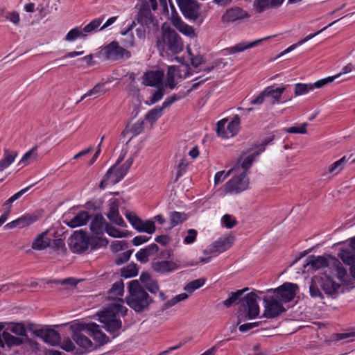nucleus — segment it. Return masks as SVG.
<instances>
[{"instance_id": "nucleus-9", "label": "nucleus", "mask_w": 355, "mask_h": 355, "mask_svg": "<svg viewBox=\"0 0 355 355\" xmlns=\"http://www.w3.org/2000/svg\"><path fill=\"white\" fill-rule=\"evenodd\" d=\"M263 301L264 302V311L262 317L268 319L275 318L286 311L282 302H279L274 297H264Z\"/></svg>"}, {"instance_id": "nucleus-38", "label": "nucleus", "mask_w": 355, "mask_h": 355, "mask_svg": "<svg viewBox=\"0 0 355 355\" xmlns=\"http://www.w3.org/2000/svg\"><path fill=\"white\" fill-rule=\"evenodd\" d=\"M320 277L318 276H315L312 278L311 281V284L309 286V292L310 295L312 297H320L321 299L324 298L322 293L320 291Z\"/></svg>"}, {"instance_id": "nucleus-28", "label": "nucleus", "mask_w": 355, "mask_h": 355, "mask_svg": "<svg viewBox=\"0 0 355 355\" xmlns=\"http://www.w3.org/2000/svg\"><path fill=\"white\" fill-rule=\"evenodd\" d=\"M51 245V238L48 237V232L38 234L32 243V248L36 250H42Z\"/></svg>"}, {"instance_id": "nucleus-14", "label": "nucleus", "mask_w": 355, "mask_h": 355, "mask_svg": "<svg viewBox=\"0 0 355 355\" xmlns=\"http://www.w3.org/2000/svg\"><path fill=\"white\" fill-rule=\"evenodd\" d=\"M36 337L42 338L45 343L52 346L59 345L61 343V336L60 334L53 329H40L33 330L31 327H28Z\"/></svg>"}, {"instance_id": "nucleus-52", "label": "nucleus", "mask_w": 355, "mask_h": 355, "mask_svg": "<svg viewBox=\"0 0 355 355\" xmlns=\"http://www.w3.org/2000/svg\"><path fill=\"white\" fill-rule=\"evenodd\" d=\"M187 297H188V295L187 293H180L178 295L175 296L171 300L165 302L162 306V309H164V310L167 309L174 306L177 303L187 299Z\"/></svg>"}, {"instance_id": "nucleus-24", "label": "nucleus", "mask_w": 355, "mask_h": 355, "mask_svg": "<svg viewBox=\"0 0 355 355\" xmlns=\"http://www.w3.org/2000/svg\"><path fill=\"white\" fill-rule=\"evenodd\" d=\"M105 219L101 214H97L92 218L89 228L91 232L96 236L101 235L105 231Z\"/></svg>"}, {"instance_id": "nucleus-26", "label": "nucleus", "mask_w": 355, "mask_h": 355, "mask_svg": "<svg viewBox=\"0 0 355 355\" xmlns=\"http://www.w3.org/2000/svg\"><path fill=\"white\" fill-rule=\"evenodd\" d=\"M152 268L156 272L164 274L177 269L178 265L173 261L164 260L153 262Z\"/></svg>"}, {"instance_id": "nucleus-42", "label": "nucleus", "mask_w": 355, "mask_h": 355, "mask_svg": "<svg viewBox=\"0 0 355 355\" xmlns=\"http://www.w3.org/2000/svg\"><path fill=\"white\" fill-rule=\"evenodd\" d=\"M103 21V17L96 18L92 20L83 29V37H87L89 34L92 33L97 31V28L101 26Z\"/></svg>"}, {"instance_id": "nucleus-19", "label": "nucleus", "mask_w": 355, "mask_h": 355, "mask_svg": "<svg viewBox=\"0 0 355 355\" xmlns=\"http://www.w3.org/2000/svg\"><path fill=\"white\" fill-rule=\"evenodd\" d=\"M275 139V135H271L268 138L265 139L261 144H254V149H257L255 152L252 153L251 155H248L245 158L243 162L241 163V167L245 170L249 169L254 158L258 156L261 152L265 150L266 146L270 144Z\"/></svg>"}, {"instance_id": "nucleus-27", "label": "nucleus", "mask_w": 355, "mask_h": 355, "mask_svg": "<svg viewBox=\"0 0 355 355\" xmlns=\"http://www.w3.org/2000/svg\"><path fill=\"white\" fill-rule=\"evenodd\" d=\"M91 216L87 211H80L73 218L66 222L67 226L75 228L85 225Z\"/></svg>"}, {"instance_id": "nucleus-44", "label": "nucleus", "mask_w": 355, "mask_h": 355, "mask_svg": "<svg viewBox=\"0 0 355 355\" xmlns=\"http://www.w3.org/2000/svg\"><path fill=\"white\" fill-rule=\"evenodd\" d=\"M284 87L274 88V86H269L266 88V91L268 93V97L270 96L273 99V103H279L282 94L285 91Z\"/></svg>"}, {"instance_id": "nucleus-33", "label": "nucleus", "mask_w": 355, "mask_h": 355, "mask_svg": "<svg viewBox=\"0 0 355 355\" xmlns=\"http://www.w3.org/2000/svg\"><path fill=\"white\" fill-rule=\"evenodd\" d=\"M352 157V155H350L348 157L343 156L328 167V172L334 175L338 174L344 168L346 164L350 160Z\"/></svg>"}, {"instance_id": "nucleus-6", "label": "nucleus", "mask_w": 355, "mask_h": 355, "mask_svg": "<svg viewBox=\"0 0 355 355\" xmlns=\"http://www.w3.org/2000/svg\"><path fill=\"white\" fill-rule=\"evenodd\" d=\"M78 330H86V332L93 338L98 343L94 349L103 346L110 342V338L105 334L102 332L100 326L94 322L91 323H80L78 324Z\"/></svg>"}, {"instance_id": "nucleus-55", "label": "nucleus", "mask_w": 355, "mask_h": 355, "mask_svg": "<svg viewBox=\"0 0 355 355\" xmlns=\"http://www.w3.org/2000/svg\"><path fill=\"white\" fill-rule=\"evenodd\" d=\"M119 302L114 303L112 305V310L110 311L112 314L115 315V313H120L121 315L124 316L127 314L128 309L124 306L121 303L123 301L121 299H119Z\"/></svg>"}, {"instance_id": "nucleus-16", "label": "nucleus", "mask_w": 355, "mask_h": 355, "mask_svg": "<svg viewBox=\"0 0 355 355\" xmlns=\"http://www.w3.org/2000/svg\"><path fill=\"white\" fill-rule=\"evenodd\" d=\"M328 265V260L324 257L311 255L306 259V263L303 265L302 273H311L326 268Z\"/></svg>"}, {"instance_id": "nucleus-12", "label": "nucleus", "mask_w": 355, "mask_h": 355, "mask_svg": "<svg viewBox=\"0 0 355 355\" xmlns=\"http://www.w3.org/2000/svg\"><path fill=\"white\" fill-rule=\"evenodd\" d=\"M297 286L293 283H284L275 289H268L267 293L272 292L282 302H289L293 300L296 295Z\"/></svg>"}, {"instance_id": "nucleus-49", "label": "nucleus", "mask_w": 355, "mask_h": 355, "mask_svg": "<svg viewBox=\"0 0 355 355\" xmlns=\"http://www.w3.org/2000/svg\"><path fill=\"white\" fill-rule=\"evenodd\" d=\"M107 217L112 223L116 224V225L123 227L127 226L126 223L120 216L119 211H108L107 214Z\"/></svg>"}, {"instance_id": "nucleus-43", "label": "nucleus", "mask_w": 355, "mask_h": 355, "mask_svg": "<svg viewBox=\"0 0 355 355\" xmlns=\"http://www.w3.org/2000/svg\"><path fill=\"white\" fill-rule=\"evenodd\" d=\"M4 345L6 344L9 347L12 346H19L24 343V339L19 337H15L6 331L2 333Z\"/></svg>"}, {"instance_id": "nucleus-5", "label": "nucleus", "mask_w": 355, "mask_h": 355, "mask_svg": "<svg viewBox=\"0 0 355 355\" xmlns=\"http://www.w3.org/2000/svg\"><path fill=\"white\" fill-rule=\"evenodd\" d=\"M106 60L119 61L128 59L131 57V52L121 46L118 42L112 41L102 49Z\"/></svg>"}, {"instance_id": "nucleus-13", "label": "nucleus", "mask_w": 355, "mask_h": 355, "mask_svg": "<svg viewBox=\"0 0 355 355\" xmlns=\"http://www.w3.org/2000/svg\"><path fill=\"white\" fill-rule=\"evenodd\" d=\"M89 246L88 235L85 232L79 230L73 233L69 243V248L73 252L83 253Z\"/></svg>"}, {"instance_id": "nucleus-1", "label": "nucleus", "mask_w": 355, "mask_h": 355, "mask_svg": "<svg viewBox=\"0 0 355 355\" xmlns=\"http://www.w3.org/2000/svg\"><path fill=\"white\" fill-rule=\"evenodd\" d=\"M248 288H244L235 292H232L230 297L223 302V305L227 308L232 306L238 300L240 303L239 311L237 316V324L247 320L256 318L260 312L259 306L257 300L259 297L254 292H250L245 295L243 298L241 297L248 291Z\"/></svg>"}, {"instance_id": "nucleus-3", "label": "nucleus", "mask_w": 355, "mask_h": 355, "mask_svg": "<svg viewBox=\"0 0 355 355\" xmlns=\"http://www.w3.org/2000/svg\"><path fill=\"white\" fill-rule=\"evenodd\" d=\"M156 47L159 53L170 51L172 54H178L183 50V42L179 34L173 28L168 27L162 29V36L156 42Z\"/></svg>"}, {"instance_id": "nucleus-4", "label": "nucleus", "mask_w": 355, "mask_h": 355, "mask_svg": "<svg viewBox=\"0 0 355 355\" xmlns=\"http://www.w3.org/2000/svg\"><path fill=\"white\" fill-rule=\"evenodd\" d=\"M123 158V156H120L116 163L106 173V178L109 179L112 184H116L125 177L134 162V157H130L121 166L117 168Z\"/></svg>"}, {"instance_id": "nucleus-8", "label": "nucleus", "mask_w": 355, "mask_h": 355, "mask_svg": "<svg viewBox=\"0 0 355 355\" xmlns=\"http://www.w3.org/2000/svg\"><path fill=\"white\" fill-rule=\"evenodd\" d=\"M184 17L192 21L200 15V4L196 0H176Z\"/></svg>"}, {"instance_id": "nucleus-40", "label": "nucleus", "mask_w": 355, "mask_h": 355, "mask_svg": "<svg viewBox=\"0 0 355 355\" xmlns=\"http://www.w3.org/2000/svg\"><path fill=\"white\" fill-rule=\"evenodd\" d=\"M106 92L105 89V84L104 83H98L96 84L92 89L88 91L86 94H85L78 101H83L84 98L88 96H92L94 98H96Z\"/></svg>"}, {"instance_id": "nucleus-37", "label": "nucleus", "mask_w": 355, "mask_h": 355, "mask_svg": "<svg viewBox=\"0 0 355 355\" xmlns=\"http://www.w3.org/2000/svg\"><path fill=\"white\" fill-rule=\"evenodd\" d=\"M173 24L178 28V29L185 35L189 37H195V31L193 28L188 24H184L180 18H177L173 20Z\"/></svg>"}, {"instance_id": "nucleus-58", "label": "nucleus", "mask_w": 355, "mask_h": 355, "mask_svg": "<svg viewBox=\"0 0 355 355\" xmlns=\"http://www.w3.org/2000/svg\"><path fill=\"white\" fill-rule=\"evenodd\" d=\"M187 165L188 163L187 162L186 158H181L177 166L178 171L175 180V182H177L178 179L185 173Z\"/></svg>"}, {"instance_id": "nucleus-64", "label": "nucleus", "mask_w": 355, "mask_h": 355, "mask_svg": "<svg viewBox=\"0 0 355 355\" xmlns=\"http://www.w3.org/2000/svg\"><path fill=\"white\" fill-rule=\"evenodd\" d=\"M80 37H83V32L76 27L69 31L66 35L65 40L67 41H73Z\"/></svg>"}, {"instance_id": "nucleus-47", "label": "nucleus", "mask_w": 355, "mask_h": 355, "mask_svg": "<svg viewBox=\"0 0 355 355\" xmlns=\"http://www.w3.org/2000/svg\"><path fill=\"white\" fill-rule=\"evenodd\" d=\"M88 241L92 250L105 247L109 243L107 239L98 237V236L96 237L88 236Z\"/></svg>"}, {"instance_id": "nucleus-7", "label": "nucleus", "mask_w": 355, "mask_h": 355, "mask_svg": "<svg viewBox=\"0 0 355 355\" xmlns=\"http://www.w3.org/2000/svg\"><path fill=\"white\" fill-rule=\"evenodd\" d=\"M125 216L131 225L139 232H146L153 234L155 232V224L152 220H146L144 222L136 213L127 211Z\"/></svg>"}, {"instance_id": "nucleus-22", "label": "nucleus", "mask_w": 355, "mask_h": 355, "mask_svg": "<svg viewBox=\"0 0 355 355\" xmlns=\"http://www.w3.org/2000/svg\"><path fill=\"white\" fill-rule=\"evenodd\" d=\"M164 72L162 71H147L143 76V84L146 86L159 87L162 82Z\"/></svg>"}, {"instance_id": "nucleus-51", "label": "nucleus", "mask_w": 355, "mask_h": 355, "mask_svg": "<svg viewBox=\"0 0 355 355\" xmlns=\"http://www.w3.org/2000/svg\"><path fill=\"white\" fill-rule=\"evenodd\" d=\"M327 28V26L323 28L322 29H321L320 31H318L317 33H313V34H310L309 35H307L306 37H304V39H302V40L299 41L296 44H294L291 46H290L288 49H286L285 51H284L280 55H284L286 53H288L291 51H293V49H295L297 46H300V45H302V44L305 43L306 42L309 41V40H311V38L314 37L315 35H317L318 34L320 33L321 32H322L324 30H325L326 28Z\"/></svg>"}, {"instance_id": "nucleus-23", "label": "nucleus", "mask_w": 355, "mask_h": 355, "mask_svg": "<svg viewBox=\"0 0 355 355\" xmlns=\"http://www.w3.org/2000/svg\"><path fill=\"white\" fill-rule=\"evenodd\" d=\"M37 219L38 217L37 215L27 214L7 223L4 227L6 229H12L15 227L24 228L34 223Z\"/></svg>"}, {"instance_id": "nucleus-17", "label": "nucleus", "mask_w": 355, "mask_h": 355, "mask_svg": "<svg viewBox=\"0 0 355 355\" xmlns=\"http://www.w3.org/2000/svg\"><path fill=\"white\" fill-rule=\"evenodd\" d=\"M181 96H171L168 98L163 103L161 107H156L150 110L145 116V119L147 120L151 125H153L162 114V111L169 107L175 101L180 100Z\"/></svg>"}, {"instance_id": "nucleus-11", "label": "nucleus", "mask_w": 355, "mask_h": 355, "mask_svg": "<svg viewBox=\"0 0 355 355\" xmlns=\"http://www.w3.org/2000/svg\"><path fill=\"white\" fill-rule=\"evenodd\" d=\"M100 318L101 322L105 324L106 331L113 334V338L119 335V331L122 327V322L120 319L116 318L115 315L108 310L102 311Z\"/></svg>"}, {"instance_id": "nucleus-46", "label": "nucleus", "mask_w": 355, "mask_h": 355, "mask_svg": "<svg viewBox=\"0 0 355 355\" xmlns=\"http://www.w3.org/2000/svg\"><path fill=\"white\" fill-rule=\"evenodd\" d=\"M105 232L114 238H125L130 234L129 231H121L110 224L105 225Z\"/></svg>"}, {"instance_id": "nucleus-57", "label": "nucleus", "mask_w": 355, "mask_h": 355, "mask_svg": "<svg viewBox=\"0 0 355 355\" xmlns=\"http://www.w3.org/2000/svg\"><path fill=\"white\" fill-rule=\"evenodd\" d=\"M240 161L236 164V166L229 171H227L226 173H225V171H219L216 173L214 177V182L215 184H219L220 182H223L226 178H228V176L230 175L232 171H234L236 167H238L237 165H239Z\"/></svg>"}, {"instance_id": "nucleus-39", "label": "nucleus", "mask_w": 355, "mask_h": 355, "mask_svg": "<svg viewBox=\"0 0 355 355\" xmlns=\"http://www.w3.org/2000/svg\"><path fill=\"white\" fill-rule=\"evenodd\" d=\"M208 79H209V78H203V76L196 77L193 80H192V81L195 82V83H193L191 87L189 89H188L186 92H180L179 94H173V96H176L178 97L181 96L180 98V99L186 97L187 96H188L193 90L198 89V87L203 85Z\"/></svg>"}, {"instance_id": "nucleus-60", "label": "nucleus", "mask_w": 355, "mask_h": 355, "mask_svg": "<svg viewBox=\"0 0 355 355\" xmlns=\"http://www.w3.org/2000/svg\"><path fill=\"white\" fill-rule=\"evenodd\" d=\"M145 290H148L150 293L153 294H156L159 291V286L158 285V282L156 279H152L145 285L142 286Z\"/></svg>"}, {"instance_id": "nucleus-48", "label": "nucleus", "mask_w": 355, "mask_h": 355, "mask_svg": "<svg viewBox=\"0 0 355 355\" xmlns=\"http://www.w3.org/2000/svg\"><path fill=\"white\" fill-rule=\"evenodd\" d=\"M240 128V118L239 115H235L232 121L227 125V133L230 137H234Z\"/></svg>"}, {"instance_id": "nucleus-50", "label": "nucleus", "mask_w": 355, "mask_h": 355, "mask_svg": "<svg viewBox=\"0 0 355 355\" xmlns=\"http://www.w3.org/2000/svg\"><path fill=\"white\" fill-rule=\"evenodd\" d=\"M206 282L204 278H200L189 282L184 287V290L190 293L202 286Z\"/></svg>"}, {"instance_id": "nucleus-30", "label": "nucleus", "mask_w": 355, "mask_h": 355, "mask_svg": "<svg viewBox=\"0 0 355 355\" xmlns=\"http://www.w3.org/2000/svg\"><path fill=\"white\" fill-rule=\"evenodd\" d=\"M37 146H35L29 151L26 153L22 157L21 159L19 162L18 165L21 167H24L25 166L36 161L39 157V155L37 153Z\"/></svg>"}, {"instance_id": "nucleus-32", "label": "nucleus", "mask_w": 355, "mask_h": 355, "mask_svg": "<svg viewBox=\"0 0 355 355\" xmlns=\"http://www.w3.org/2000/svg\"><path fill=\"white\" fill-rule=\"evenodd\" d=\"M7 330L11 331L12 333L17 336L24 337L27 343H32V340L29 338L28 336H27L26 329L22 323H12L10 326L7 327Z\"/></svg>"}, {"instance_id": "nucleus-35", "label": "nucleus", "mask_w": 355, "mask_h": 355, "mask_svg": "<svg viewBox=\"0 0 355 355\" xmlns=\"http://www.w3.org/2000/svg\"><path fill=\"white\" fill-rule=\"evenodd\" d=\"M17 156V153L16 151L5 149L4 157L0 160V171L7 168L14 162Z\"/></svg>"}, {"instance_id": "nucleus-15", "label": "nucleus", "mask_w": 355, "mask_h": 355, "mask_svg": "<svg viewBox=\"0 0 355 355\" xmlns=\"http://www.w3.org/2000/svg\"><path fill=\"white\" fill-rule=\"evenodd\" d=\"M234 240L235 239L232 236L220 238L209 245L207 249L204 250L203 253L207 255L223 252L233 245Z\"/></svg>"}, {"instance_id": "nucleus-31", "label": "nucleus", "mask_w": 355, "mask_h": 355, "mask_svg": "<svg viewBox=\"0 0 355 355\" xmlns=\"http://www.w3.org/2000/svg\"><path fill=\"white\" fill-rule=\"evenodd\" d=\"M338 256L345 264L352 266L355 264V251L349 248L340 250Z\"/></svg>"}, {"instance_id": "nucleus-18", "label": "nucleus", "mask_w": 355, "mask_h": 355, "mask_svg": "<svg viewBox=\"0 0 355 355\" xmlns=\"http://www.w3.org/2000/svg\"><path fill=\"white\" fill-rule=\"evenodd\" d=\"M78 324L76 325H72L71 328L72 329V335L71 338L76 342V343L80 346L82 349H84L86 351H92L94 349V345L90 339H89L87 336L83 335L81 332L84 330H78Z\"/></svg>"}, {"instance_id": "nucleus-29", "label": "nucleus", "mask_w": 355, "mask_h": 355, "mask_svg": "<svg viewBox=\"0 0 355 355\" xmlns=\"http://www.w3.org/2000/svg\"><path fill=\"white\" fill-rule=\"evenodd\" d=\"M137 22L143 26H149L153 22V15L148 7L141 8L137 15Z\"/></svg>"}, {"instance_id": "nucleus-2", "label": "nucleus", "mask_w": 355, "mask_h": 355, "mask_svg": "<svg viewBox=\"0 0 355 355\" xmlns=\"http://www.w3.org/2000/svg\"><path fill=\"white\" fill-rule=\"evenodd\" d=\"M128 295L125 297L127 304L137 313L148 310L153 303V299L138 280H132L128 286Z\"/></svg>"}, {"instance_id": "nucleus-10", "label": "nucleus", "mask_w": 355, "mask_h": 355, "mask_svg": "<svg viewBox=\"0 0 355 355\" xmlns=\"http://www.w3.org/2000/svg\"><path fill=\"white\" fill-rule=\"evenodd\" d=\"M248 178L246 171L231 178L225 186L224 191L227 193H238L245 190L248 187Z\"/></svg>"}, {"instance_id": "nucleus-25", "label": "nucleus", "mask_w": 355, "mask_h": 355, "mask_svg": "<svg viewBox=\"0 0 355 355\" xmlns=\"http://www.w3.org/2000/svg\"><path fill=\"white\" fill-rule=\"evenodd\" d=\"M284 1V0H254L253 8L257 13H261L269 8L280 6Z\"/></svg>"}, {"instance_id": "nucleus-62", "label": "nucleus", "mask_w": 355, "mask_h": 355, "mask_svg": "<svg viewBox=\"0 0 355 355\" xmlns=\"http://www.w3.org/2000/svg\"><path fill=\"white\" fill-rule=\"evenodd\" d=\"M164 94V89L162 88H159L150 98L149 102L146 101V103L148 105L155 104L163 98Z\"/></svg>"}, {"instance_id": "nucleus-59", "label": "nucleus", "mask_w": 355, "mask_h": 355, "mask_svg": "<svg viewBox=\"0 0 355 355\" xmlns=\"http://www.w3.org/2000/svg\"><path fill=\"white\" fill-rule=\"evenodd\" d=\"M227 121V119H222L217 123V134L219 137H221L223 138L230 137V135H228L227 133V130H225V123Z\"/></svg>"}, {"instance_id": "nucleus-20", "label": "nucleus", "mask_w": 355, "mask_h": 355, "mask_svg": "<svg viewBox=\"0 0 355 355\" xmlns=\"http://www.w3.org/2000/svg\"><path fill=\"white\" fill-rule=\"evenodd\" d=\"M318 277H320V288L325 294L334 298L338 293L340 285L327 275L318 276Z\"/></svg>"}, {"instance_id": "nucleus-56", "label": "nucleus", "mask_w": 355, "mask_h": 355, "mask_svg": "<svg viewBox=\"0 0 355 355\" xmlns=\"http://www.w3.org/2000/svg\"><path fill=\"white\" fill-rule=\"evenodd\" d=\"M340 76V73H338L337 75L333 76H329L327 78L319 80L316 82H315L313 84H312V86H313V89L315 88H321L323 86L332 83L335 79Z\"/></svg>"}, {"instance_id": "nucleus-45", "label": "nucleus", "mask_w": 355, "mask_h": 355, "mask_svg": "<svg viewBox=\"0 0 355 355\" xmlns=\"http://www.w3.org/2000/svg\"><path fill=\"white\" fill-rule=\"evenodd\" d=\"M121 276L125 278H130L138 275L139 266L137 264L132 262L126 267L121 268Z\"/></svg>"}, {"instance_id": "nucleus-36", "label": "nucleus", "mask_w": 355, "mask_h": 355, "mask_svg": "<svg viewBox=\"0 0 355 355\" xmlns=\"http://www.w3.org/2000/svg\"><path fill=\"white\" fill-rule=\"evenodd\" d=\"M124 291V284L123 280H119L113 284L112 288L108 291L109 299H120L119 297L123 295Z\"/></svg>"}, {"instance_id": "nucleus-54", "label": "nucleus", "mask_w": 355, "mask_h": 355, "mask_svg": "<svg viewBox=\"0 0 355 355\" xmlns=\"http://www.w3.org/2000/svg\"><path fill=\"white\" fill-rule=\"evenodd\" d=\"M313 89V86H312V84L297 83L295 85V95H302Z\"/></svg>"}, {"instance_id": "nucleus-21", "label": "nucleus", "mask_w": 355, "mask_h": 355, "mask_svg": "<svg viewBox=\"0 0 355 355\" xmlns=\"http://www.w3.org/2000/svg\"><path fill=\"white\" fill-rule=\"evenodd\" d=\"M249 17L250 15L245 10L239 7H234L226 10L222 16V21L227 23L234 22L237 20L248 18Z\"/></svg>"}, {"instance_id": "nucleus-41", "label": "nucleus", "mask_w": 355, "mask_h": 355, "mask_svg": "<svg viewBox=\"0 0 355 355\" xmlns=\"http://www.w3.org/2000/svg\"><path fill=\"white\" fill-rule=\"evenodd\" d=\"M170 224L172 227L182 224L188 218V215L184 212L172 211L169 214Z\"/></svg>"}, {"instance_id": "nucleus-63", "label": "nucleus", "mask_w": 355, "mask_h": 355, "mask_svg": "<svg viewBox=\"0 0 355 355\" xmlns=\"http://www.w3.org/2000/svg\"><path fill=\"white\" fill-rule=\"evenodd\" d=\"M308 124L306 123H302L300 127L293 126L285 130L286 132L293 134H306L307 132L306 127Z\"/></svg>"}, {"instance_id": "nucleus-61", "label": "nucleus", "mask_w": 355, "mask_h": 355, "mask_svg": "<svg viewBox=\"0 0 355 355\" xmlns=\"http://www.w3.org/2000/svg\"><path fill=\"white\" fill-rule=\"evenodd\" d=\"M132 252H133V250H127L126 252H124L120 254L118 256V257L115 259L114 263L116 265L120 266V265L127 262L130 259Z\"/></svg>"}, {"instance_id": "nucleus-53", "label": "nucleus", "mask_w": 355, "mask_h": 355, "mask_svg": "<svg viewBox=\"0 0 355 355\" xmlns=\"http://www.w3.org/2000/svg\"><path fill=\"white\" fill-rule=\"evenodd\" d=\"M58 253H64L67 250L64 241L62 239H51V245Z\"/></svg>"}, {"instance_id": "nucleus-34", "label": "nucleus", "mask_w": 355, "mask_h": 355, "mask_svg": "<svg viewBox=\"0 0 355 355\" xmlns=\"http://www.w3.org/2000/svg\"><path fill=\"white\" fill-rule=\"evenodd\" d=\"M270 37H263L262 39L257 40L254 42H250L248 44L239 43V44L228 49V51L230 53H236L241 52V51H245V49H250V48L257 46V44L261 43L262 41L266 40L269 39Z\"/></svg>"}]
</instances>
